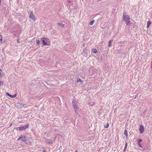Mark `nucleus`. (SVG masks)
<instances>
[{"label":"nucleus","instance_id":"393cba45","mask_svg":"<svg viewBox=\"0 0 152 152\" xmlns=\"http://www.w3.org/2000/svg\"><path fill=\"white\" fill-rule=\"evenodd\" d=\"M21 138L22 137H21V136L19 138H18V140H21Z\"/></svg>","mask_w":152,"mask_h":152},{"label":"nucleus","instance_id":"cd10ccee","mask_svg":"<svg viewBox=\"0 0 152 152\" xmlns=\"http://www.w3.org/2000/svg\"><path fill=\"white\" fill-rule=\"evenodd\" d=\"M12 124H11L10 126V127L12 125Z\"/></svg>","mask_w":152,"mask_h":152},{"label":"nucleus","instance_id":"7ed1b4c3","mask_svg":"<svg viewBox=\"0 0 152 152\" xmlns=\"http://www.w3.org/2000/svg\"><path fill=\"white\" fill-rule=\"evenodd\" d=\"M72 103L73 104V106L75 110V113L77 114L78 113V112L77 111V106L75 104V102L74 101H72Z\"/></svg>","mask_w":152,"mask_h":152},{"label":"nucleus","instance_id":"b1692460","mask_svg":"<svg viewBox=\"0 0 152 152\" xmlns=\"http://www.w3.org/2000/svg\"><path fill=\"white\" fill-rule=\"evenodd\" d=\"M81 82V80L80 79H79V80L77 81V82Z\"/></svg>","mask_w":152,"mask_h":152},{"label":"nucleus","instance_id":"4be33fe9","mask_svg":"<svg viewBox=\"0 0 152 152\" xmlns=\"http://www.w3.org/2000/svg\"><path fill=\"white\" fill-rule=\"evenodd\" d=\"M142 141V140L141 139H139L138 140V142H140Z\"/></svg>","mask_w":152,"mask_h":152},{"label":"nucleus","instance_id":"f03ea898","mask_svg":"<svg viewBox=\"0 0 152 152\" xmlns=\"http://www.w3.org/2000/svg\"><path fill=\"white\" fill-rule=\"evenodd\" d=\"M28 127L29 124H27L25 126H20L18 128V129L20 131H23L26 130L28 128Z\"/></svg>","mask_w":152,"mask_h":152},{"label":"nucleus","instance_id":"39448f33","mask_svg":"<svg viewBox=\"0 0 152 152\" xmlns=\"http://www.w3.org/2000/svg\"><path fill=\"white\" fill-rule=\"evenodd\" d=\"M29 18H31L34 21H35L36 20V18H35V16L32 12H31L30 13Z\"/></svg>","mask_w":152,"mask_h":152},{"label":"nucleus","instance_id":"f257e3e1","mask_svg":"<svg viewBox=\"0 0 152 152\" xmlns=\"http://www.w3.org/2000/svg\"><path fill=\"white\" fill-rule=\"evenodd\" d=\"M123 18L127 25H129L130 24V18L129 15L124 14L123 15Z\"/></svg>","mask_w":152,"mask_h":152},{"label":"nucleus","instance_id":"ddd939ff","mask_svg":"<svg viewBox=\"0 0 152 152\" xmlns=\"http://www.w3.org/2000/svg\"><path fill=\"white\" fill-rule=\"evenodd\" d=\"M151 22L150 21H148L147 23V27L148 28L150 25L151 24Z\"/></svg>","mask_w":152,"mask_h":152},{"label":"nucleus","instance_id":"6e6552de","mask_svg":"<svg viewBox=\"0 0 152 152\" xmlns=\"http://www.w3.org/2000/svg\"><path fill=\"white\" fill-rule=\"evenodd\" d=\"M43 39H44V40L47 42H50V41L49 40V39L48 38H44V37H42L41 38V39L42 40Z\"/></svg>","mask_w":152,"mask_h":152},{"label":"nucleus","instance_id":"423d86ee","mask_svg":"<svg viewBox=\"0 0 152 152\" xmlns=\"http://www.w3.org/2000/svg\"><path fill=\"white\" fill-rule=\"evenodd\" d=\"M6 94L7 96L10 97L11 98H13L15 97L16 96V94H15L13 95H12L11 94H10L8 92H6Z\"/></svg>","mask_w":152,"mask_h":152},{"label":"nucleus","instance_id":"0eeeda50","mask_svg":"<svg viewBox=\"0 0 152 152\" xmlns=\"http://www.w3.org/2000/svg\"><path fill=\"white\" fill-rule=\"evenodd\" d=\"M21 137H22L21 139V141L25 142L26 141V137L25 136H21Z\"/></svg>","mask_w":152,"mask_h":152},{"label":"nucleus","instance_id":"bb28decb","mask_svg":"<svg viewBox=\"0 0 152 152\" xmlns=\"http://www.w3.org/2000/svg\"><path fill=\"white\" fill-rule=\"evenodd\" d=\"M43 152H46V151L45 150H44L43 151Z\"/></svg>","mask_w":152,"mask_h":152},{"label":"nucleus","instance_id":"20e7f679","mask_svg":"<svg viewBox=\"0 0 152 152\" xmlns=\"http://www.w3.org/2000/svg\"><path fill=\"white\" fill-rule=\"evenodd\" d=\"M145 131L143 126L142 125L140 126L139 131L141 134L143 133Z\"/></svg>","mask_w":152,"mask_h":152},{"label":"nucleus","instance_id":"5701e85b","mask_svg":"<svg viewBox=\"0 0 152 152\" xmlns=\"http://www.w3.org/2000/svg\"><path fill=\"white\" fill-rule=\"evenodd\" d=\"M138 145H139V146L141 148H142V146L140 144V142H138Z\"/></svg>","mask_w":152,"mask_h":152},{"label":"nucleus","instance_id":"aec40b11","mask_svg":"<svg viewBox=\"0 0 152 152\" xmlns=\"http://www.w3.org/2000/svg\"><path fill=\"white\" fill-rule=\"evenodd\" d=\"M2 41V36L0 35V42H1Z\"/></svg>","mask_w":152,"mask_h":152},{"label":"nucleus","instance_id":"f3484780","mask_svg":"<svg viewBox=\"0 0 152 152\" xmlns=\"http://www.w3.org/2000/svg\"><path fill=\"white\" fill-rule=\"evenodd\" d=\"M109 126V124L107 123L106 125H105L104 126V127L105 128H107Z\"/></svg>","mask_w":152,"mask_h":152},{"label":"nucleus","instance_id":"1a4fd4ad","mask_svg":"<svg viewBox=\"0 0 152 152\" xmlns=\"http://www.w3.org/2000/svg\"><path fill=\"white\" fill-rule=\"evenodd\" d=\"M93 53H97V51L96 48L93 49L92 50Z\"/></svg>","mask_w":152,"mask_h":152},{"label":"nucleus","instance_id":"412c9836","mask_svg":"<svg viewBox=\"0 0 152 152\" xmlns=\"http://www.w3.org/2000/svg\"><path fill=\"white\" fill-rule=\"evenodd\" d=\"M3 82L0 81V86L1 85H3Z\"/></svg>","mask_w":152,"mask_h":152},{"label":"nucleus","instance_id":"9d476101","mask_svg":"<svg viewBox=\"0 0 152 152\" xmlns=\"http://www.w3.org/2000/svg\"><path fill=\"white\" fill-rule=\"evenodd\" d=\"M46 142L47 143L52 144V141L51 140H47L46 141Z\"/></svg>","mask_w":152,"mask_h":152},{"label":"nucleus","instance_id":"9b49d317","mask_svg":"<svg viewBox=\"0 0 152 152\" xmlns=\"http://www.w3.org/2000/svg\"><path fill=\"white\" fill-rule=\"evenodd\" d=\"M58 25L60 26L64 27V24L62 23H58Z\"/></svg>","mask_w":152,"mask_h":152},{"label":"nucleus","instance_id":"4468645a","mask_svg":"<svg viewBox=\"0 0 152 152\" xmlns=\"http://www.w3.org/2000/svg\"><path fill=\"white\" fill-rule=\"evenodd\" d=\"M127 143L126 142V144L125 145V147L124 148V152H125V151L126 149H127Z\"/></svg>","mask_w":152,"mask_h":152},{"label":"nucleus","instance_id":"a878e982","mask_svg":"<svg viewBox=\"0 0 152 152\" xmlns=\"http://www.w3.org/2000/svg\"><path fill=\"white\" fill-rule=\"evenodd\" d=\"M17 42L18 43H19V40L18 39V40H17Z\"/></svg>","mask_w":152,"mask_h":152},{"label":"nucleus","instance_id":"a211bd4d","mask_svg":"<svg viewBox=\"0 0 152 152\" xmlns=\"http://www.w3.org/2000/svg\"><path fill=\"white\" fill-rule=\"evenodd\" d=\"M36 42L37 45L39 44V39L36 40Z\"/></svg>","mask_w":152,"mask_h":152},{"label":"nucleus","instance_id":"6ab92c4d","mask_svg":"<svg viewBox=\"0 0 152 152\" xmlns=\"http://www.w3.org/2000/svg\"><path fill=\"white\" fill-rule=\"evenodd\" d=\"M94 22L93 21H91L90 23V25H92L94 23Z\"/></svg>","mask_w":152,"mask_h":152},{"label":"nucleus","instance_id":"dca6fc26","mask_svg":"<svg viewBox=\"0 0 152 152\" xmlns=\"http://www.w3.org/2000/svg\"><path fill=\"white\" fill-rule=\"evenodd\" d=\"M124 134L126 135V137H127L128 136V133L127 131L125 130L124 131Z\"/></svg>","mask_w":152,"mask_h":152},{"label":"nucleus","instance_id":"f8f14e48","mask_svg":"<svg viewBox=\"0 0 152 152\" xmlns=\"http://www.w3.org/2000/svg\"><path fill=\"white\" fill-rule=\"evenodd\" d=\"M113 40H110L109 41V44L108 45V46L110 47L111 46V44Z\"/></svg>","mask_w":152,"mask_h":152},{"label":"nucleus","instance_id":"2eb2a0df","mask_svg":"<svg viewBox=\"0 0 152 152\" xmlns=\"http://www.w3.org/2000/svg\"><path fill=\"white\" fill-rule=\"evenodd\" d=\"M42 42L44 45H48L44 40H42Z\"/></svg>","mask_w":152,"mask_h":152}]
</instances>
